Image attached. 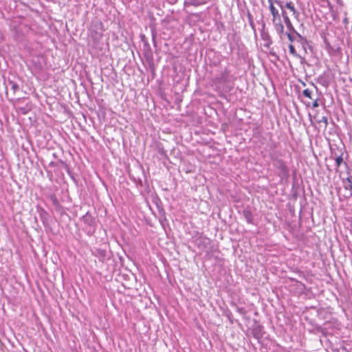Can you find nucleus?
<instances>
[{"mask_svg":"<svg viewBox=\"0 0 352 352\" xmlns=\"http://www.w3.org/2000/svg\"><path fill=\"white\" fill-rule=\"evenodd\" d=\"M268 8L272 15L271 21L273 24V26L277 34L280 36H282V35L284 33V25L283 23V20L281 19V17H283L282 11L280 13L279 10L276 7V6H268Z\"/></svg>","mask_w":352,"mask_h":352,"instance_id":"f257e3e1","label":"nucleus"},{"mask_svg":"<svg viewBox=\"0 0 352 352\" xmlns=\"http://www.w3.org/2000/svg\"><path fill=\"white\" fill-rule=\"evenodd\" d=\"M267 3H268V6H277L280 8V11H282L283 20L287 28L289 30H292V31L295 32L294 26H293L292 21L289 19L288 12H286L285 10H284V8H283V2H280L278 0H267Z\"/></svg>","mask_w":352,"mask_h":352,"instance_id":"f03ea898","label":"nucleus"},{"mask_svg":"<svg viewBox=\"0 0 352 352\" xmlns=\"http://www.w3.org/2000/svg\"><path fill=\"white\" fill-rule=\"evenodd\" d=\"M283 8H284V10L286 12L287 10H288L296 19L298 18L299 12L295 8L294 3L292 1L286 2L285 5L283 3Z\"/></svg>","mask_w":352,"mask_h":352,"instance_id":"7ed1b4c3","label":"nucleus"},{"mask_svg":"<svg viewBox=\"0 0 352 352\" xmlns=\"http://www.w3.org/2000/svg\"><path fill=\"white\" fill-rule=\"evenodd\" d=\"M316 121L319 124L323 123L324 127H327V126L328 124V120L326 116H322L321 118H318Z\"/></svg>","mask_w":352,"mask_h":352,"instance_id":"20e7f679","label":"nucleus"},{"mask_svg":"<svg viewBox=\"0 0 352 352\" xmlns=\"http://www.w3.org/2000/svg\"><path fill=\"white\" fill-rule=\"evenodd\" d=\"M302 94L304 96H305L309 99H313L312 91L311 90H309V89H306L303 90Z\"/></svg>","mask_w":352,"mask_h":352,"instance_id":"39448f33","label":"nucleus"},{"mask_svg":"<svg viewBox=\"0 0 352 352\" xmlns=\"http://www.w3.org/2000/svg\"><path fill=\"white\" fill-rule=\"evenodd\" d=\"M346 189H352V177L350 176V177H348L346 178V187H345Z\"/></svg>","mask_w":352,"mask_h":352,"instance_id":"423d86ee","label":"nucleus"},{"mask_svg":"<svg viewBox=\"0 0 352 352\" xmlns=\"http://www.w3.org/2000/svg\"><path fill=\"white\" fill-rule=\"evenodd\" d=\"M289 53L291 54H292L293 56H296L297 55L296 51V50H295V48H294L293 45L291 44V45H289Z\"/></svg>","mask_w":352,"mask_h":352,"instance_id":"0eeeda50","label":"nucleus"},{"mask_svg":"<svg viewBox=\"0 0 352 352\" xmlns=\"http://www.w3.org/2000/svg\"><path fill=\"white\" fill-rule=\"evenodd\" d=\"M342 162H343V158L341 155L337 157L336 158V163L337 167H339L340 166V164L342 163Z\"/></svg>","mask_w":352,"mask_h":352,"instance_id":"6e6552de","label":"nucleus"},{"mask_svg":"<svg viewBox=\"0 0 352 352\" xmlns=\"http://www.w3.org/2000/svg\"><path fill=\"white\" fill-rule=\"evenodd\" d=\"M313 100V104H312V107L314 108H316L319 106V104H318V98H315V99H312Z\"/></svg>","mask_w":352,"mask_h":352,"instance_id":"1a4fd4ad","label":"nucleus"},{"mask_svg":"<svg viewBox=\"0 0 352 352\" xmlns=\"http://www.w3.org/2000/svg\"><path fill=\"white\" fill-rule=\"evenodd\" d=\"M90 218H91V217H90L88 214H87L85 216H84V219H85L86 221H87L89 224H91V221H92V220L91 219V220L89 221V219H90Z\"/></svg>","mask_w":352,"mask_h":352,"instance_id":"9d476101","label":"nucleus"},{"mask_svg":"<svg viewBox=\"0 0 352 352\" xmlns=\"http://www.w3.org/2000/svg\"><path fill=\"white\" fill-rule=\"evenodd\" d=\"M286 34H287V36L288 39H289L291 42H293V41H294V37L291 35V34H290V33H287Z\"/></svg>","mask_w":352,"mask_h":352,"instance_id":"9b49d317","label":"nucleus"},{"mask_svg":"<svg viewBox=\"0 0 352 352\" xmlns=\"http://www.w3.org/2000/svg\"><path fill=\"white\" fill-rule=\"evenodd\" d=\"M195 5L199 6V5H200V3H195Z\"/></svg>","mask_w":352,"mask_h":352,"instance_id":"f8f14e48","label":"nucleus"}]
</instances>
